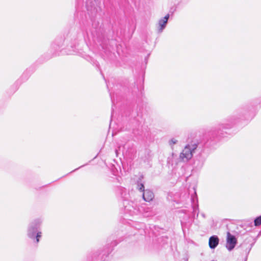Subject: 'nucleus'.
<instances>
[{
  "instance_id": "nucleus-1",
  "label": "nucleus",
  "mask_w": 261,
  "mask_h": 261,
  "mask_svg": "<svg viewBox=\"0 0 261 261\" xmlns=\"http://www.w3.org/2000/svg\"><path fill=\"white\" fill-rule=\"evenodd\" d=\"M195 148L189 145H187L180 154V158L183 161H188L193 156Z\"/></svg>"
},
{
  "instance_id": "nucleus-2",
  "label": "nucleus",
  "mask_w": 261,
  "mask_h": 261,
  "mask_svg": "<svg viewBox=\"0 0 261 261\" xmlns=\"http://www.w3.org/2000/svg\"><path fill=\"white\" fill-rule=\"evenodd\" d=\"M237 242V239L235 237L231 234L230 232H228L227 233V240L226 245V247L227 249L229 251L232 250L234 248Z\"/></svg>"
},
{
  "instance_id": "nucleus-3",
  "label": "nucleus",
  "mask_w": 261,
  "mask_h": 261,
  "mask_svg": "<svg viewBox=\"0 0 261 261\" xmlns=\"http://www.w3.org/2000/svg\"><path fill=\"white\" fill-rule=\"evenodd\" d=\"M169 18V15L167 14L164 17L159 20L158 23V30L159 33H162L163 30L166 28Z\"/></svg>"
},
{
  "instance_id": "nucleus-4",
  "label": "nucleus",
  "mask_w": 261,
  "mask_h": 261,
  "mask_svg": "<svg viewBox=\"0 0 261 261\" xmlns=\"http://www.w3.org/2000/svg\"><path fill=\"white\" fill-rule=\"evenodd\" d=\"M40 223V222L38 221L32 223L31 224L28 230V236L30 238H34Z\"/></svg>"
},
{
  "instance_id": "nucleus-5",
  "label": "nucleus",
  "mask_w": 261,
  "mask_h": 261,
  "mask_svg": "<svg viewBox=\"0 0 261 261\" xmlns=\"http://www.w3.org/2000/svg\"><path fill=\"white\" fill-rule=\"evenodd\" d=\"M154 198V194L153 192L149 190H145L143 194V199L147 202H149Z\"/></svg>"
},
{
  "instance_id": "nucleus-6",
  "label": "nucleus",
  "mask_w": 261,
  "mask_h": 261,
  "mask_svg": "<svg viewBox=\"0 0 261 261\" xmlns=\"http://www.w3.org/2000/svg\"><path fill=\"white\" fill-rule=\"evenodd\" d=\"M219 239L216 236H212L209 239V246L212 249H214L218 245Z\"/></svg>"
},
{
  "instance_id": "nucleus-7",
  "label": "nucleus",
  "mask_w": 261,
  "mask_h": 261,
  "mask_svg": "<svg viewBox=\"0 0 261 261\" xmlns=\"http://www.w3.org/2000/svg\"><path fill=\"white\" fill-rule=\"evenodd\" d=\"M261 224V216L257 217L254 220V225L255 226H259Z\"/></svg>"
},
{
  "instance_id": "nucleus-8",
  "label": "nucleus",
  "mask_w": 261,
  "mask_h": 261,
  "mask_svg": "<svg viewBox=\"0 0 261 261\" xmlns=\"http://www.w3.org/2000/svg\"><path fill=\"white\" fill-rule=\"evenodd\" d=\"M178 141L175 138H172L169 141V144L171 146H172L173 145L176 144Z\"/></svg>"
},
{
  "instance_id": "nucleus-9",
  "label": "nucleus",
  "mask_w": 261,
  "mask_h": 261,
  "mask_svg": "<svg viewBox=\"0 0 261 261\" xmlns=\"http://www.w3.org/2000/svg\"><path fill=\"white\" fill-rule=\"evenodd\" d=\"M137 188L140 191H145L144 185L142 183L139 184Z\"/></svg>"
},
{
  "instance_id": "nucleus-10",
  "label": "nucleus",
  "mask_w": 261,
  "mask_h": 261,
  "mask_svg": "<svg viewBox=\"0 0 261 261\" xmlns=\"http://www.w3.org/2000/svg\"><path fill=\"white\" fill-rule=\"evenodd\" d=\"M41 237V232H38L36 237V242L37 243L39 241V238Z\"/></svg>"
}]
</instances>
